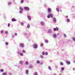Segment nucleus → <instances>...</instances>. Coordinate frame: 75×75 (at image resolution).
Segmentation results:
<instances>
[{"instance_id":"nucleus-29","label":"nucleus","mask_w":75,"mask_h":75,"mask_svg":"<svg viewBox=\"0 0 75 75\" xmlns=\"http://www.w3.org/2000/svg\"><path fill=\"white\" fill-rule=\"evenodd\" d=\"M45 55H48V53L47 52H45Z\"/></svg>"},{"instance_id":"nucleus-40","label":"nucleus","mask_w":75,"mask_h":75,"mask_svg":"<svg viewBox=\"0 0 75 75\" xmlns=\"http://www.w3.org/2000/svg\"><path fill=\"white\" fill-rule=\"evenodd\" d=\"M8 33V31H6L5 32V33L6 34H7V33Z\"/></svg>"},{"instance_id":"nucleus-5","label":"nucleus","mask_w":75,"mask_h":75,"mask_svg":"<svg viewBox=\"0 0 75 75\" xmlns=\"http://www.w3.org/2000/svg\"><path fill=\"white\" fill-rule=\"evenodd\" d=\"M59 29L57 27L56 28H54L53 29V30L54 31H58L59 30Z\"/></svg>"},{"instance_id":"nucleus-42","label":"nucleus","mask_w":75,"mask_h":75,"mask_svg":"<svg viewBox=\"0 0 75 75\" xmlns=\"http://www.w3.org/2000/svg\"><path fill=\"white\" fill-rule=\"evenodd\" d=\"M35 75H38V74L37 73V72H35Z\"/></svg>"},{"instance_id":"nucleus-54","label":"nucleus","mask_w":75,"mask_h":75,"mask_svg":"<svg viewBox=\"0 0 75 75\" xmlns=\"http://www.w3.org/2000/svg\"><path fill=\"white\" fill-rule=\"evenodd\" d=\"M53 75H57V74H54Z\"/></svg>"},{"instance_id":"nucleus-14","label":"nucleus","mask_w":75,"mask_h":75,"mask_svg":"<svg viewBox=\"0 0 75 75\" xmlns=\"http://www.w3.org/2000/svg\"><path fill=\"white\" fill-rule=\"evenodd\" d=\"M66 20L67 22H68V23H69V22L70 21V19L68 18L66 19Z\"/></svg>"},{"instance_id":"nucleus-9","label":"nucleus","mask_w":75,"mask_h":75,"mask_svg":"<svg viewBox=\"0 0 75 75\" xmlns=\"http://www.w3.org/2000/svg\"><path fill=\"white\" fill-rule=\"evenodd\" d=\"M48 13H50L51 12V9L50 8H49L48 9Z\"/></svg>"},{"instance_id":"nucleus-51","label":"nucleus","mask_w":75,"mask_h":75,"mask_svg":"<svg viewBox=\"0 0 75 75\" xmlns=\"http://www.w3.org/2000/svg\"><path fill=\"white\" fill-rule=\"evenodd\" d=\"M73 71H75V68H74L73 69Z\"/></svg>"},{"instance_id":"nucleus-34","label":"nucleus","mask_w":75,"mask_h":75,"mask_svg":"<svg viewBox=\"0 0 75 75\" xmlns=\"http://www.w3.org/2000/svg\"><path fill=\"white\" fill-rule=\"evenodd\" d=\"M21 25H24V23L23 22H21Z\"/></svg>"},{"instance_id":"nucleus-32","label":"nucleus","mask_w":75,"mask_h":75,"mask_svg":"<svg viewBox=\"0 0 75 75\" xmlns=\"http://www.w3.org/2000/svg\"><path fill=\"white\" fill-rule=\"evenodd\" d=\"M0 71L1 72H4V69H1Z\"/></svg>"},{"instance_id":"nucleus-43","label":"nucleus","mask_w":75,"mask_h":75,"mask_svg":"<svg viewBox=\"0 0 75 75\" xmlns=\"http://www.w3.org/2000/svg\"><path fill=\"white\" fill-rule=\"evenodd\" d=\"M3 75H7V74L6 73H4L3 74Z\"/></svg>"},{"instance_id":"nucleus-25","label":"nucleus","mask_w":75,"mask_h":75,"mask_svg":"<svg viewBox=\"0 0 75 75\" xmlns=\"http://www.w3.org/2000/svg\"><path fill=\"white\" fill-rule=\"evenodd\" d=\"M45 42L46 43H48V40H45Z\"/></svg>"},{"instance_id":"nucleus-36","label":"nucleus","mask_w":75,"mask_h":75,"mask_svg":"<svg viewBox=\"0 0 75 75\" xmlns=\"http://www.w3.org/2000/svg\"><path fill=\"white\" fill-rule=\"evenodd\" d=\"M64 38H67V36L66 35V34H64Z\"/></svg>"},{"instance_id":"nucleus-59","label":"nucleus","mask_w":75,"mask_h":75,"mask_svg":"<svg viewBox=\"0 0 75 75\" xmlns=\"http://www.w3.org/2000/svg\"><path fill=\"white\" fill-rule=\"evenodd\" d=\"M15 66H16V67H17V65H15Z\"/></svg>"},{"instance_id":"nucleus-6","label":"nucleus","mask_w":75,"mask_h":75,"mask_svg":"<svg viewBox=\"0 0 75 75\" xmlns=\"http://www.w3.org/2000/svg\"><path fill=\"white\" fill-rule=\"evenodd\" d=\"M66 64H67V65H69L70 64H71V62H70L68 61V60H66Z\"/></svg>"},{"instance_id":"nucleus-20","label":"nucleus","mask_w":75,"mask_h":75,"mask_svg":"<svg viewBox=\"0 0 75 75\" xmlns=\"http://www.w3.org/2000/svg\"><path fill=\"white\" fill-rule=\"evenodd\" d=\"M27 28H30V25H27Z\"/></svg>"},{"instance_id":"nucleus-31","label":"nucleus","mask_w":75,"mask_h":75,"mask_svg":"<svg viewBox=\"0 0 75 75\" xmlns=\"http://www.w3.org/2000/svg\"><path fill=\"white\" fill-rule=\"evenodd\" d=\"M22 52H23V53H25L26 52H25V50H23L22 51Z\"/></svg>"},{"instance_id":"nucleus-28","label":"nucleus","mask_w":75,"mask_h":75,"mask_svg":"<svg viewBox=\"0 0 75 75\" xmlns=\"http://www.w3.org/2000/svg\"><path fill=\"white\" fill-rule=\"evenodd\" d=\"M40 57L42 59H43L44 58V57L41 55H40Z\"/></svg>"},{"instance_id":"nucleus-18","label":"nucleus","mask_w":75,"mask_h":75,"mask_svg":"<svg viewBox=\"0 0 75 75\" xmlns=\"http://www.w3.org/2000/svg\"><path fill=\"white\" fill-rule=\"evenodd\" d=\"M56 10L57 12H59V9L58 8H57L56 9Z\"/></svg>"},{"instance_id":"nucleus-22","label":"nucleus","mask_w":75,"mask_h":75,"mask_svg":"<svg viewBox=\"0 0 75 75\" xmlns=\"http://www.w3.org/2000/svg\"><path fill=\"white\" fill-rule=\"evenodd\" d=\"M20 54L21 56V57H23V53H20Z\"/></svg>"},{"instance_id":"nucleus-1","label":"nucleus","mask_w":75,"mask_h":75,"mask_svg":"<svg viewBox=\"0 0 75 75\" xmlns=\"http://www.w3.org/2000/svg\"><path fill=\"white\" fill-rule=\"evenodd\" d=\"M50 17L51 18H53V14H50L47 16V17L48 18H50Z\"/></svg>"},{"instance_id":"nucleus-10","label":"nucleus","mask_w":75,"mask_h":75,"mask_svg":"<svg viewBox=\"0 0 75 75\" xmlns=\"http://www.w3.org/2000/svg\"><path fill=\"white\" fill-rule=\"evenodd\" d=\"M11 21H17V20L15 18H12L11 19Z\"/></svg>"},{"instance_id":"nucleus-33","label":"nucleus","mask_w":75,"mask_h":75,"mask_svg":"<svg viewBox=\"0 0 75 75\" xmlns=\"http://www.w3.org/2000/svg\"><path fill=\"white\" fill-rule=\"evenodd\" d=\"M19 13L20 14H22V13H23V11H19Z\"/></svg>"},{"instance_id":"nucleus-21","label":"nucleus","mask_w":75,"mask_h":75,"mask_svg":"<svg viewBox=\"0 0 75 75\" xmlns=\"http://www.w3.org/2000/svg\"><path fill=\"white\" fill-rule=\"evenodd\" d=\"M8 4L9 5V6H10L11 4V2H9L8 3Z\"/></svg>"},{"instance_id":"nucleus-50","label":"nucleus","mask_w":75,"mask_h":75,"mask_svg":"<svg viewBox=\"0 0 75 75\" xmlns=\"http://www.w3.org/2000/svg\"><path fill=\"white\" fill-rule=\"evenodd\" d=\"M55 68H58V66H55Z\"/></svg>"},{"instance_id":"nucleus-19","label":"nucleus","mask_w":75,"mask_h":75,"mask_svg":"<svg viewBox=\"0 0 75 75\" xmlns=\"http://www.w3.org/2000/svg\"><path fill=\"white\" fill-rule=\"evenodd\" d=\"M23 61H20L19 62V64L21 65H22V64H23Z\"/></svg>"},{"instance_id":"nucleus-55","label":"nucleus","mask_w":75,"mask_h":75,"mask_svg":"<svg viewBox=\"0 0 75 75\" xmlns=\"http://www.w3.org/2000/svg\"><path fill=\"white\" fill-rule=\"evenodd\" d=\"M9 75H12V74L11 73H9Z\"/></svg>"},{"instance_id":"nucleus-15","label":"nucleus","mask_w":75,"mask_h":75,"mask_svg":"<svg viewBox=\"0 0 75 75\" xmlns=\"http://www.w3.org/2000/svg\"><path fill=\"white\" fill-rule=\"evenodd\" d=\"M36 63L38 64H40V61L39 60H37L36 61Z\"/></svg>"},{"instance_id":"nucleus-24","label":"nucleus","mask_w":75,"mask_h":75,"mask_svg":"<svg viewBox=\"0 0 75 75\" xmlns=\"http://www.w3.org/2000/svg\"><path fill=\"white\" fill-rule=\"evenodd\" d=\"M48 69H49V70H51V67L50 66H49L48 67Z\"/></svg>"},{"instance_id":"nucleus-12","label":"nucleus","mask_w":75,"mask_h":75,"mask_svg":"<svg viewBox=\"0 0 75 75\" xmlns=\"http://www.w3.org/2000/svg\"><path fill=\"white\" fill-rule=\"evenodd\" d=\"M40 24L41 25L43 26L44 25V22L43 21H41L40 22Z\"/></svg>"},{"instance_id":"nucleus-26","label":"nucleus","mask_w":75,"mask_h":75,"mask_svg":"<svg viewBox=\"0 0 75 75\" xmlns=\"http://www.w3.org/2000/svg\"><path fill=\"white\" fill-rule=\"evenodd\" d=\"M61 70L62 71H64V67H62L61 68Z\"/></svg>"},{"instance_id":"nucleus-38","label":"nucleus","mask_w":75,"mask_h":75,"mask_svg":"<svg viewBox=\"0 0 75 75\" xmlns=\"http://www.w3.org/2000/svg\"><path fill=\"white\" fill-rule=\"evenodd\" d=\"M42 54L43 55H45V52H42Z\"/></svg>"},{"instance_id":"nucleus-52","label":"nucleus","mask_w":75,"mask_h":75,"mask_svg":"<svg viewBox=\"0 0 75 75\" xmlns=\"http://www.w3.org/2000/svg\"><path fill=\"white\" fill-rule=\"evenodd\" d=\"M43 64V62H41L40 63V65H42Z\"/></svg>"},{"instance_id":"nucleus-17","label":"nucleus","mask_w":75,"mask_h":75,"mask_svg":"<svg viewBox=\"0 0 75 75\" xmlns=\"http://www.w3.org/2000/svg\"><path fill=\"white\" fill-rule=\"evenodd\" d=\"M29 68L30 69L33 68V66L32 65H30L29 66Z\"/></svg>"},{"instance_id":"nucleus-37","label":"nucleus","mask_w":75,"mask_h":75,"mask_svg":"<svg viewBox=\"0 0 75 75\" xmlns=\"http://www.w3.org/2000/svg\"><path fill=\"white\" fill-rule=\"evenodd\" d=\"M72 39L73 41H75V38L73 37V38Z\"/></svg>"},{"instance_id":"nucleus-30","label":"nucleus","mask_w":75,"mask_h":75,"mask_svg":"<svg viewBox=\"0 0 75 75\" xmlns=\"http://www.w3.org/2000/svg\"><path fill=\"white\" fill-rule=\"evenodd\" d=\"M21 3H24V0H21Z\"/></svg>"},{"instance_id":"nucleus-27","label":"nucleus","mask_w":75,"mask_h":75,"mask_svg":"<svg viewBox=\"0 0 75 75\" xmlns=\"http://www.w3.org/2000/svg\"><path fill=\"white\" fill-rule=\"evenodd\" d=\"M41 47H43L44 46V44L43 43H41L40 44Z\"/></svg>"},{"instance_id":"nucleus-7","label":"nucleus","mask_w":75,"mask_h":75,"mask_svg":"<svg viewBox=\"0 0 75 75\" xmlns=\"http://www.w3.org/2000/svg\"><path fill=\"white\" fill-rule=\"evenodd\" d=\"M48 33L49 34L52 33V30H51V29H49L48 30Z\"/></svg>"},{"instance_id":"nucleus-57","label":"nucleus","mask_w":75,"mask_h":75,"mask_svg":"<svg viewBox=\"0 0 75 75\" xmlns=\"http://www.w3.org/2000/svg\"><path fill=\"white\" fill-rule=\"evenodd\" d=\"M12 37H13V38H14V36L12 35Z\"/></svg>"},{"instance_id":"nucleus-44","label":"nucleus","mask_w":75,"mask_h":75,"mask_svg":"<svg viewBox=\"0 0 75 75\" xmlns=\"http://www.w3.org/2000/svg\"><path fill=\"white\" fill-rule=\"evenodd\" d=\"M10 24L9 23H8V27H10Z\"/></svg>"},{"instance_id":"nucleus-3","label":"nucleus","mask_w":75,"mask_h":75,"mask_svg":"<svg viewBox=\"0 0 75 75\" xmlns=\"http://www.w3.org/2000/svg\"><path fill=\"white\" fill-rule=\"evenodd\" d=\"M20 47H22V48H23L24 47V45L23 43H20Z\"/></svg>"},{"instance_id":"nucleus-60","label":"nucleus","mask_w":75,"mask_h":75,"mask_svg":"<svg viewBox=\"0 0 75 75\" xmlns=\"http://www.w3.org/2000/svg\"><path fill=\"white\" fill-rule=\"evenodd\" d=\"M59 75H61V74H60Z\"/></svg>"},{"instance_id":"nucleus-39","label":"nucleus","mask_w":75,"mask_h":75,"mask_svg":"<svg viewBox=\"0 0 75 75\" xmlns=\"http://www.w3.org/2000/svg\"><path fill=\"white\" fill-rule=\"evenodd\" d=\"M25 64L26 65H28V61H27L25 62Z\"/></svg>"},{"instance_id":"nucleus-8","label":"nucleus","mask_w":75,"mask_h":75,"mask_svg":"<svg viewBox=\"0 0 75 75\" xmlns=\"http://www.w3.org/2000/svg\"><path fill=\"white\" fill-rule=\"evenodd\" d=\"M28 18L29 20V21H31V16H30V15H28Z\"/></svg>"},{"instance_id":"nucleus-46","label":"nucleus","mask_w":75,"mask_h":75,"mask_svg":"<svg viewBox=\"0 0 75 75\" xmlns=\"http://www.w3.org/2000/svg\"><path fill=\"white\" fill-rule=\"evenodd\" d=\"M66 18H68V16H66Z\"/></svg>"},{"instance_id":"nucleus-13","label":"nucleus","mask_w":75,"mask_h":75,"mask_svg":"<svg viewBox=\"0 0 75 75\" xmlns=\"http://www.w3.org/2000/svg\"><path fill=\"white\" fill-rule=\"evenodd\" d=\"M53 38H57V35L55 34L53 35Z\"/></svg>"},{"instance_id":"nucleus-11","label":"nucleus","mask_w":75,"mask_h":75,"mask_svg":"<svg viewBox=\"0 0 75 75\" xmlns=\"http://www.w3.org/2000/svg\"><path fill=\"white\" fill-rule=\"evenodd\" d=\"M53 22L54 23H56V18H53Z\"/></svg>"},{"instance_id":"nucleus-47","label":"nucleus","mask_w":75,"mask_h":75,"mask_svg":"<svg viewBox=\"0 0 75 75\" xmlns=\"http://www.w3.org/2000/svg\"><path fill=\"white\" fill-rule=\"evenodd\" d=\"M18 54H20V51H18Z\"/></svg>"},{"instance_id":"nucleus-2","label":"nucleus","mask_w":75,"mask_h":75,"mask_svg":"<svg viewBox=\"0 0 75 75\" xmlns=\"http://www.w3.org/2000/svg\"><path fill=\"white\" fill-rule=\"evenodd\" d=\"M24 9L25 11H29L30 10V8L28 7H24Z\"/></svg>"},{"instance_id":"nucleus-53","label":"nucleus","mask_w":75,"mask_h":75,"mask_svg":"<svg viewBox=\"0 0 75 75\" xmlns=\"http://www.w3.org/2000/svg\"><path fill=\"white\" fill-rule=\"evenodd\" d=\"M3 33V30L1 31V33Z\"/></svg>"},{"instance_id":"nucleus-23","label":"nucleus","mask_w":75,"mask_h":75,"mask_svg":"<svg viewBox=\"0 0 75 75\" xmlns=\"http://www.w3.org/2000/svg\"><path fill=\"white\" fill-rule=\"evenodd\" d=\"M25 72L26 74H28V70H26Z\"/></svg>"},{"instance_id":"nucleus-45","label":"nucleus","mask_w":75,"mask_h":75,"mask_svg":"<svg viewBox=\"0 0 75 75\" xmlns=\"http://www.w3.org/2000/svg\"><path fill=\"white\" fill-rule=\"evenodd\" d=\"M8 42H6V45H8Z\"/></svg>"},{"instance_id":"nucleus-35","label":"nucleus","mask_w":75,"mask_h":75,"mask_svg":"<svg viewBox=\"0 0 75 75\" xmlns=\"http://www.w3.org/2000/svg\"><path fill=\"white\" fill-rule=\"evenodd\" d=\"M60 64L61 65H64V64H63V63L62 62H61L60 63Z\"/></svg>"},{"instance_id":"nucleus-16","label":"nucleus","mask_w":75,"mask_h":75,"mask_svg":"<svg viewBox=\"0 0 75 75\" xmlns=\"http://www.w3.org/2000/svg\"><path fill=\"white\" fill-rule=\"evenodd\" d=\"M19 8H20L21 11H23V8H22L21 7H20Z\"/></svg>"},{"instance_id":"nucleus-48","label":"nucleus","mask_w":75,"mask_h":75,"mask_svg":"<svg viewBox=\"0 0 75 75\" xmlns=\"http://www.w3.org/2000/svg\"><path fill=\"white\" fill-rule=\"evenodd\" d=\"M24 35H27V33H25L24 34Z\"/></svg>"},{"instance_id":"nucleus-4","label":"nucleus","mask_w":75,"mask_h":75,"mask_svg":"<svg viewBox=\"0 0 75 75\" xmlns=\"http://www.w3.org/2000/svg\"><path fill=\"white\" fill-rule=\"evenodd\" d=\"M38 47V46L37 45V44H35L34 45V46H33L34 48H35L36 49V48H37Z\"/></svg>"},{"instance_id":"nucleus-61","label":"nucleus","mask_w":75,"mask_h":75,"mask_svg":"<svg viewBox=\"0 0 75 75\" xmlns=\"http://www.w3.org/2000/svg\"><path fill=\"white\" fill-rule=\"evenodd\" d=\"M58 53V52H57V54Z\"/></svg>"},{"instance_id":"nucleus-56","label":"nucleus","mask_w":75,"mask_h":75,"mask_svg":"<svg viewBox=\"0 0 75 75\" xmlns=\"http://www.w3.org/2000/svg\"><path fill=\"white\" fill-rule=\"evenodd\" d=\"M72 8H74V7H74V6H72Z\"/></svg>"},{"instance_id":"nucleus-41","label":"nucleus","mask_w":75,"mask_h":75,"mask_svg":"<svg viewBox=\"0 0 75 75\" xmlns=\"http://www.w3.org/2000/svg\"><path fill=\"white\" fill-rule=\"evenodd\" d=\"M17 36V33H15V36Z\"/></svg>"},{"instance_id":"nucleus-49","label":"nucleus","mask_w":75,"mask_h":75,"mask_svg":"<svg viewBox=\"0 0 75 75\" xmlns=\"http://www.w3.org/2000/svg\"><path fill=\"white\" fill-rule=\"evenodd\" d=\"M13 1L14 3H15L16 2V1H15V0H13Z\"/></svg>"},{"instance_id":"nucleus-58","label":"nucleus","mask_w":75,"mask_h":75,"mask_svg":"<svg viewBox=\"0 0 75 75\" xmlns=\"http://www.w3.org/2000/svg\"><path fill=\"white\" fill-rule=\"evenodd\" d=\"M60 11H61V12H62V10H60Z\"/></svg>"}]
</instances>
